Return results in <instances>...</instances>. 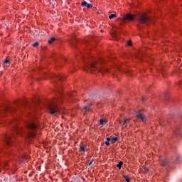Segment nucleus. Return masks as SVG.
Here are the masks:
<instances>
[{"mask_svg":"<svg viewBox=\"0 0 182 182\" xmlns=\"http://www.w3.org/2000/svg\"><path fill=\"white\" fill-rule=\"evenodd\" d=\"M63 80V76L61 75H55L52 80L53 83L55 85V92H58L60 93L61 98H58V100H55V101H53L52 102L49 103L48 105V112L50 114H55V116L57 114H59L60 113V111L59 110V108H58V102H62V99H63V95H62V92H60V90L62 89V87L60 86V84H59L58 82H62Z\"/></svg>","mask_w":182,"mask_h":182,"instance_id":"nucleus-1","label":"nucleus"},{"mask_svg":"<svg viewBox=\"0 0 182 182\" xmlns=\"http://www.w3.org/2000/svg\"><path fill=\"white\" fill-rule=\"evenodd\" d=\"M26 131H23V129L14 127L13 129L14 133L16 134H19V136H22L23 133L26 134V137L28 139H33L36 137V130H38V125L35 124L33 122H27L26 124Z\"/></svg>","mask_w":182,"mask_h":182,"instance_id":"nucleus-2","label":"nucleus"},{"mask_svg":"<svg viewBox=\"0 0 182 182\" xmlns=\"http://www.w3.org/2000/svg\"><path fill=\"white\" fill-rule=\"evenodd\" d=\"M105 63V60L103 58H100L99 62L90 63L87 64V68L90 70H97V72H100L102 75L106 72H109L107 68L102 66Z\"/></svg>","mask_w":182,"mask_h":182,"instance_id":"nucleus-3","label":"nucleus"},{"mask_svg":"<svg viewBox=\"0 0 182 182\" xmlns=\"http://www.w3.org/2000/svg\"><path fill=\"white\" fill-rule=\"evenodd\" d=\"M14 139L16 140V136L14 134H8L4 136V141L7 146H11L14 143Z\"/></svg>","mask_w":182,"mask_h":182,"instance_id":"nucleus-4","label":"nucleus"},{"mask_svg":"<svg viewBox=\"0 0 182 182\" xmlns=\"http://www.w3.org/2000/svg\"><path fill=\"white\" fill-rule=\"evenodd\" d=\"M15 110H16V109L14 107L0 105V114L6 112H9V113H14Z\"/></svg>","mask_w":182,"mask_h":182,"instance_id":"nucleus-5","label":"nucleus"},{"mask_svg":"<svg viewBox=\"0 0 182 182\" xmlns=\"http://www.w3.org/2000/svg\"><path fill=\"white\" fill-rule=\"evenodd\" d=\"M139 23H145L149 25L150 23V18L146 14H142L139 16Z\"/></svg>","mask_w":182,"mask_h":182,"instance_id":"nucleus-6","label":"nucleus"},{"mask_svg":"<svg viewBox=\"0 0 182 182\" xmlns=\"http://www.w3.org/2000/svg\"><path fill=\"white\" fill-rule=\"evenodd\" d=\"M121 21L122 22H124V21H134V16L130 13H127L126 15L122 16V18H121Z\"/></svg>","mask_w":182,"mask_h":182,"instance_id":"nucleus-7","label":"nucleus"},{"mask_svg":"<svg viewBox=\"0 0 182 182\" xmlns=\"http://www.w3.org/2000/svg\"><path fill=\"white\" fill-rule=\"evenodd\" d=\"M136 116L138 120H141L143 122H146V115L140 111L136 112Z\"/></svg>","mask_w":182,"mask_h":182,"instance_id":"nucleus-8","label":"nucleus"},{"mask_svg":"<svg viewBox=\"0 0 182 182\" xmlns=\"http://www.w3.org/2000/svg\"><path fill=\"white\" fill-rule=\"evenodd\" d=\"M119 124H121L122 127H127V124L130 123V121L127 118H124V121H119Z\"/></svg>","mask_w":182,"mask_h":182,"instance_id":"nucleus-9","label":"nucleus"},{"mask_svg":"<svg viewBox=\"0 0 182 182\" xmlns=\"http://www.w3.org/2000/svg\"><path fill=\"white\" fill-rule=\"evenodd\" d=\"M181 161H182L181 156L176 155V157H175V164H180V163H181Z\"/></svg>","mask_w":182,"mask_h":182,"instance_id":"nucleus-10","label":"nucleus"},{"mask_svg":"<svg viewBox=\"0 0 182 182\" xmlns=\"http://www.w3.org/2000/svg\"><path fill=\"white\" fill-rule=\"evenodd\" d=\"M81 6H85L86 8H93V5L92 4H89L86 1H83L82 4H81Z\"/></svg>","mask_w":182,"mask_h":182,"instance_id":"nucleus-11","label":"nucleus"},{"mask_svg":"<svg viewBox=\"0 0 182 182\" xmlns=\"http://www.w3.org/2000/svg\"><path fill=\"white\" fill-rule=\"evenodd\" d=\"M160 161L161 166H166V164H168V159H161Z\"/></svg>","mask_w":182,"mask_h":182,"instance_id":"nucleus-12","label":"nucleus"},{"mask_svg":"<svg viewBox=\"0 0 182 182\" xmlns=\"http://www.w3.org/2000/svg\"><path fill=\"white\" fill-rule=\"evenodd\" d=\"M23 107H27L28 109H31V107H32V105H31V103L28 102L27 101H26L23 104Z\"/></svg>","mask_w":182,"mask_h":182,"instance_id":"nucleus-13","label":"nucleus"},{"mask_svg":"<svg viewBox=\"0 0 182 182\" xmlns=\"http://www.w3.org/2000/svg\"><path fill=\"white\" fill-rule=\"evenodd\" d=\"M55 41H56V38L55 37H52L48 41V42L49 45H52V43H53V42H55Z\"/></svg>","mask_w":182,"mask_h":182,"instance_id":"nucleus-14","label":"nucleus"},{"mask_svg":"<svg viewBox=\"0 0 182 182\" xmlns=\"http://www.w3.org/2000/svg\"><path fill=\"white\" fill-rule=\"evenodd\" d=\"M112 140V138L107 137L105 141L106 146H110V141Z\"/></svg>","mask_w":182,"mask_h":182,"instance_id":"nucleus-15","label":"nucleus"},{"mask_svg":"<svg viewBox=\"0 0 182 182\" xmlns=\"http://www.w3.org/2000/svg\"><path fill=\"white\" fill-rule=\"evenodd\" d=\"M80 151H83V153L86 151V148L82 144L80 145Z\"/></svg>","mask_w":182,"mask_h":182,"instance_id":"nucleus-16","label":"nucleus"},{"mask_svg":"<svg viewBox=\"0 0 182 182\" xmlns=\"http://www.w3.org/2000/svg\"><path fill=\"white\" fill-rule=\"evenodd\" d=\"M106 119H101L100 120V124H101L102 126H103L104 124H106Z\"/></svg>","mask_w":182,"mask_h":182,"instance_id":"nucleus-17","label":"nucleus"},{"mask_svg":"<svg viewBox=\"0 0 182 182\" xmlns=\"http://www.w3.org/2000/svg\"><path fill=\"white\" fill-rule=\"evenodd\" d=\"M3 65H9V58H6L5 60L3 61Z\"/></svg>","mask_w":182,"mask_h":182,"instance_id":"nucleus-18","label":"nucleus"},{"mask_svg":"<svg viewBox=\"0 0 182 182\" xmlns=\"http://www.w3.org/2000/svg\"><path fill=\"white\" fill-rule=\"evenodd\" d=\"M117 140H119V138L113 137V138L111 139V142L112 143H116V141H117Z\"/></svg>","mask_w":182,"mask_h":182,"instance_id":"nucleus-19","label":"nucleus"},{"mask_svg":"<svg viewBox=\"0 0 182 182\" xmlns=\"http://www.w3.org/2000/svg\"><path fill=\"white\" fill-rule=\"evenodd\" d=\"M122 166H123V161H119V164L117 165V167L119 168V170H120V168H122Z\"/></svg>","mask_w":182,"mask_h":182,"instance_id":"nucleus-20","label":"nucleus"},{"mask_svg":"<svg viewBox=\"0 0 182 182\" xmlns=\"http://www.w3.org/2000/svg\"><path fill=\"white\" fill-rule=\"evenodd\" d=\"M116 16H117V14H112L109 16V19H113V18H116Z\"/></svg>","mask_w":182,"mask_h":182,"instance_id":"nucleus-21","label":"nucleus"},{"mask_svg":"<svg viewBox=\"0 0 182 182\" xmlns=\"http://www.w3.org/2000/svg\"><path fill=\"white\" fill-rule=\"evenodd\" d=\"M123 178H124L127 182H130V178H129V177H127V176L123 175Z\"/></svg>","mask_w":182,"mask_h":182,"instance_id":"nucleus-22","label":"nucleus"},{"mask_svg":"<svg viewBox=\"0 0 182 182\" xmlns=\"http://www.w3.org/2000/svg\"><path fill=\"white\" fill-rule=\"evenodd\" d=\"M164 72H166V70H164V68H161V75L164 76V77H166V75H164Z\"/></svg>","mask_w":182,"mask_h":182,"instance_id":"nucleus-23","label":"nucleus"},{"mask_svg":"<svg viewBox=\"0 0 182 182\" xmlns=\"http://www.w3.org/2000/svg\"><path fill=\"white\" fill-rule=\"evenodd\" d=\"M33 48H38L39 46V42H36L33 44Z\"/></svg>","mask_w":182,"mask_h":182,"instance_id":"nucleus-24","label":"nucleus"},{"mask_svg":"<svg viewBox=\"0 0 182 182\" xmlns=\"http://www.w3.org/2000/svg\"><path fill=\"white\" fill-rule=\"evenodd\" d=\"M83 112H87L89 110V107L85 106L82 109Z\"/></svg>","mask_w":182,"mask_h":182,"instance_id":"nucleus-25","label":"nucleus"},{"mask_svg":"<svg viewBox=\"0 0 182 182\" xmlns=\"http://www.w3.org/2000/svg\"><path fill=\"white\" fill-rule=\"evenodd\" d=\"M126 74L129 76H132V75H133V73L131 71H126Z\"/></svg>","mask_w":182,"mask_h":182,"instance_id":"nucleus-26","label":"nucleus"},{"mask_svg":"<svg viewBox=\"0 0 182 182\" xmlns=\"http://www.w3.org/2000/svg\"><path fill=\"white\" fill-rule=\"evenodd\" d=\"M165 99L167 100L168 99V94H165Z\"/></svg>","mask_w":182,"mask_h":182,"instance_id":"nucleus-27","label":"nucleus"},{"mask_svg":"<svg viewBox=\"0 0 182 182\" xmlns=\"http://www.w3.org/2000/svg\"><path fill=\"white\" fill-rule=\"evenodd\" d=\"M127 45H128L129 46H132V41H129L128 43H127Z\"/></svg>","mask_w":182,"mask_h":182,"instance_id":"nucleus-28","label":"nucleus"},{"mask_svg":"<svg viewBox=\"0 0 182 182\" xmlns=\"http://www.w3.org/2000/svg\"><path fill=\"white\" fill-rule=\"evenodd\" d=\"M71 45H72V46H75V48H76V45L75 44V43L71 42Z\"/></svg>","mask_w":182,"mask_h":182,"instance_id":"nucleus-29","label":"nucleus"},{"mask_svg":"<svg viewBox=\"0 0 182 182\" xmlns=\"http://www.w3.org/2000/svg\"><path fill=\"white\" fill-rule=\"evenodd\" d=\"M169 116H171V117H172V116H174V114L173 112H170Z\"/></svg>","mask_w":182,"mask_h":182,"instance_id":"nucleus-30","label":"nucleus"},{"mask_svg":"<svg viewBox=\"0 0 182 182\" xmlns=\"http://www.w3.org/2000/svg\"><path fill=\"white\" fill-rule=\"evenodd\" d=\"M75 92H73L72 94L70 95V97H72V96H75Z\"/></svg>","mask_w":182,"mask_h":182,"instance_id":"nucleus-31","label":"nucleus"},{"mask_svg":"<svg viewBox=\"0 0 182 182\" xmlns=\"http://www.w3.org/2000/svg\"><path fill=\"white\" fill-rule=\"evenodd\" d=\"M92 163H93V159H92L91 161L89 163V166H92Z\"/></svg>","mask_w":182,"mask_h":182,"instance_id":"nucleus-32","label":"nucleus"},{"mask_svg":"<svg viewBox=\"0 0 182 182\" xmlns=\"http://www.w3.org/2000/svg\"><path fill=\"white\" fill-rule=\"evenodd\" d=\"M144 171H145L146 172H147V171H149V168H144Z\"/></svg>","mask_w":182,"mask_h":182,"instance_id":"nucleus-33","label":"nucleus"},{"mask_svg":"<svg viewBox=\"0 0 182 182\" xmlns=\"http://www.w3.org/2000/svg\"><path fill=\"white\" fill-rule=\"evenodd\" d=\"M178 85H182V81H178Z\"/></svg>","mask_w":182,"mask_h":182,"instance_id":"nucleus-34","label":"nucleus"},{"mask_svg":"<svg viewBox=\"0 0 182 182\" xmlns=\"http://www.w3.org/2000/svg\"><path fill=\"white\" fill-rule=\"evenodd\" d=\"M142 102H144V97L142 98Z\"/></svg>","mask_w":182,"mask_h":182,"instance_id":"nucleus-35","label":"nucleus"},{"mask_svg":"<svg viewBox=\"0 0 182 182\" xmlns=\"http://www.w3.org/2000/svg\"><path fill=\"white\" fill-rule=\"evenodd\" d=\"M101 32H104V31H103V30H101Z\"/></svg>","mask_w":182,"mask_h":182,"instance_id":"nucleus-36","label":"nucleus"},{"mask_svg":"<svg viewBox=\"0 0 182 182\" xmlns=\"http://www.w3.org/2000/svg\"><path fill=\"white\" fill-rule=\"evenodd\" d=\"M160 125H161V126H163V124H161V123H160Z\"/></svg>","mask_w":182,"mask_h":182,"instance_id":"nucleus-37","label":"nucleus"},{"mask_svg":"<svg viewBox=\"0 0 182 182\" xmlns=\"http://www.w3.org/2000/svg\"><path fill=\"white\" fill-rule=\"evenodd\" d=\"M84 70H86V68H84Z\"/></svg>","mask_w":182,"mask_h":182,"instance_id":"nucleus-38","label":"nucleus"}]
</instances>
